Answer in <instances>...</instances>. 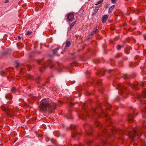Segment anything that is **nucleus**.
<instances>
[{"label": "nucleus", "mask_w": 146, "mask_h": 146, "mask_svg": "<svg viewBox=\"0 0 146 146\" xmlns=\"http://www.w3.org/2000/svg\"><path fill=\"white\" fill-rule=\"evenodd\" d=\"M101 107L99 106L96 108H94L91 109L89 111L87 110L84 109L85 115L80 113L78 114L79 117L83 120H87L88 117L97 118L98 117H101L104 116L108 117V115L103 111H101Z\"/></svg>", "instance_id": "nucleus-1"}, {"label": "nucleus", "mask_w": 146, "mask_h": 146, "mask_svg": "<svg viewBox=\"0 0 146 146\" xmlns=\"http://www.w3.org/2000/svg\"><path fill=\"white\" fill-rule=\"evenodd\" d=\"M39 108L40 110L43 112H52L56 109V105L54 103L50 104L46 99H43L42 100Z\"/></svg>", "instance_id": "nucleus-2"}, {"label": "nucleus", "mask_w": 146, "mask_h": 146, "mask_svg": "<svg viewBox=\"0 0 146 146\" xmlns=\"http://www.w3.org/2000/svg\"><path fill=\"white\" fill-rule=\"evenodd\" d=\"M141 129L139 130L137 127L135 129H131L128 132L129 137L133 139L137 136H139L140 134L141 135Z\"/></svg>", "instance_id": "nucleus-3"}, {"label": "nucleus", "mask_w": 146, "mask_h": 146, "mask_svg": "<svg viewBox=\"0 0 146 146\" xmlns=\"http://www.w3.org/2000/svg\"><path fill=\"white\" fill-rule=\"evenodd\" d=\"M1 109L5 111L8 116L10 117L14 116L15 115L14 110L9 108L7 106L2 105L1 106Z\"/></svg>", "instance_id": "nucleus-4"}, {"label": "nucleus", "mask_w": 146, "mask_h": 146, "mask_svg": "<svg viewBox=\"0 0 146 146\" xmlns=\"http://www.w3.org/2000/svg\"><path fill=\"white\" fill-rule=\"evenodd\" d=\"M1 109L5 111L8 116L10 117L14 116L15 115L14 110L9 108L7 106L2 105L1 106Z\"/></svg>", "instance_id": "nucleus-5"}, {"label": "nucleus", "mask_w": 146, "mask_h": 146, "mask_svg": "<svg viewBox=\"0 0 146 146\" xmlns=\"http://www.w3.org/2000/svg\"><path fill=\"white\" fill-rule=\"evenodd\" d=\"M43 60L42 59L40 60L38 62V64H42V66L44 67L48 66L50 68H51L53 67L54 64L50 60H48L45 63L43 62Z\"/></svg>", "instance_id": "nucleus-6"}, {"label": "nucleus", "mask_w": 146, "mask_h": 146, "mask_svg": "<svg viewBox=\"0 0 146 146\" xmlns=\"http://www.w3.org/2000/svg\"><path fill=\"white\" fill-rule=\"evenodd\" d=\"M99 26L98 25H97L94 28L93 30L91 33V34L89 35V36L90 37H92L94 34L98 32L99 31Z\"/></svg>", "instance_id": "nucleus-7"}, {"label": "nucleus", "mask_w": 146, "mask_h": 146, "mask_svg": "<svg viewBox=\"0 0 146 146\" xmlns=\"http://www.w3.org/2000/svg\"><path fill=\"white\" fill-rule=\"evenodd\" d=\"M142 85H141V84H139L140 86L143 87V83H142ZM129 85L131 86L132 88H134L136 90H137L139 89L138 86L139 84L137 82H135L133 84H131V83L129 84Z\"/></svg>", "instance_id": "nucleus-8"}, {"label": "nucleus", "mask_w": 146, "mask_h": 146, "mask_svg": "<svg viewBox=\"0 0 146 146\" xmlns=\"http://www.w3.org/2000/svg\"><path fill=\"white\" fill-rule=\"evenodd\" d=\"M117 85L118 87V89L121 91L120 92L123 93L125 91V88L124 86L120 83H117Z\"/></svg>", "instance_id": "nucleus-9"}, {"label": "nucleus", "mask_w": 146, "mask_h": 146, "mask_svg": "<svg viewBox=\"0 0 146 146\" xmlns=\"http://www.w3.org/2000/svg\"><path fill=\"white\" fill-rule=\"evenodd\" d=\"M133 118L134 115L133 113H131L128 115L127 119L129 122H131L133 121Z\"/></svg>", "instance_id": "nucleus-10"}, {"label": "nucleus", "mask_w": 146, "mask_h": 146, "mask_svg": "<svg viewBox=\"0 0 146 146\" xmlns=\"http://www.w3.org/2000/svg\"><path fill=\"white\" fill-rule=\"evenodd\" d=\"M146 97V90H145L142 93L141 95L138 96L137 99L140 102L143 99V98Z\"/></svg>", "instance_id": "nucleus-11"}, {"label": "nucleus", "mask_w": 146, "mask_h": 146, "mask_svg": "<svg viewBox=\"0 0 146 146\" xmlns=\"http://www.w3.org/2000/svg\"><path fill=\"white\" fill-rule=\"evenodd\" d=\"M74 19V15L72 13L68 14L67 17V19L70 21H72Z\"/></svg>", "instance_id": "nucleus-12"}, {"label": "nucleus", "mask_w": 146, "mask_h": 146, "mask_svg": "<svg viewBox=\"0 0 146 146\" xmlns=\"http://www.w3.org/2000/svg\"><path fill=\"white\" fill-rule=\"evenodd\" d=\"M80 133L77 132L75 130L74 131H73L72 132V136L73 137H76L78 135H80Z\"/></svg>", "instance_id": "nucleus-13"}, {"label": "nucleus", "mask_w": 146, "mask_h": 146, "mask_svg": "<svg viewBox=\"0 0 146 146\" xmlns=\"http://www.w3.org/2000/svg\"><path fill=\"white\" fill-rule=\"evenodd\" d=\"M72 115V111L71 110H69L68 111V113L67 116H66L67 119H71L72 118L71 116Z\"/></svg>", "instance_id": "nucleus-14"}, {"label": "nucleus", "mask_w": 146, "mask_h": 146, "mask_svg": "<svg viewBox=\"0 0 146 146\" xmlns=\"http://www.w3.org/2000/svg\"><path fill=\"white\" fill-rule=\"evenodd\" d=\"M99 10V8L97 7H95L94 9H93V12L92 13V15H95L98 12Z\"/></svg>", "instance_id": "nucleus-15"}, {"label": "nucleus", "mask_w": 146, "mask_h": 146, "mask_svg": "<svg viewBox=\"0 0 146 146\" xmlns=\"http://www.w3.org/2000/svg\"><path fill=\"white\" fill-rule=\"evenodd\" d=\"M108 16L107 15H105L103 16L102 18V22L104 23H105L106 20L108 19Z\"/></svg>", "instance_id": "nucleus-16"}, {"label": "nucleus", "mask_w": 146, "mask_h": 146, "mask_svg": "<svg viewBox=\"0 0 146 146\" xmlns=\"http://www.w3.org/2000/svg\"><path fill=\"white\" fill-rule=\"evenodd\" d=\"M95 124L96 127H101L102 126V125L98 121H96Z\"/></svg>", "instance_id": "nucleus-17"}, {"label": "nucleus", "mask_w": 146, "mask_h": 146, "mask_svg": "<svg viewBox=\"0 0 146 146\" xmlns=\"http://www.w3.org/2000/svg\"><path fill=\"white\" fill-rule=\"evenodd\" d=\"M115 7V5H113L110 7L109 9L108 12L109 13H111L112 12L113 10L114 9Z\"/></svg>", "instance_id": "nucleus-18"}, {"label": "nucleus", "mask_w": 146, "mask_h": 146, "mask_svg": "<svg viewBox=\"0 0 146 146\" xmlns=\"http://www.w3.org/2000/svg\"><path fill=\"white\" fill-rule=\"evenodd\" d=\"M121 77L124 79H128L129 78V76L126 74H123L121 75Z\"/></svg>", "instance_id": "nucleus-19"}, {"label": "nucleus", "mask_w": 146, "mask_h": 146, "mask_svg": "<svg viewBox=\"0 0 146 146\" xmlns=\"http://www.w3.org/2000/svg\"><path fill=\"white\" fill-rule=\"evenodd\" d=\"M70 128L72 130L75 129L76 128V126L72 124L70 125Z\"/></svg>", "instance_id": "nucleus-20"}, {"label": "nucleus", "mask_w": 146, "mask_h": 146, "mask_svg": "<svg viewBox=\"0 0 146 146\" xmlns=\"http://www.w3.org/2000/svg\"><path fill=\"white\" fill-rule=\"evenodd\" d=\"M71 42L70 41H66V42L65 47H68L70 45Z\"/></svg>", "instance_id": "nucleus-21"}, {"label": "nucleus", "mask_w": 146, "mask_h": 146, "mask_svg": "<svg viewBox=\"0 0 146 146\" xmlns=\"http://www.w3.org/2000/svg\"><path fill=\"white\" fill-rule=\"evenodd\" d=\"M59 49V48H56L52 50L53 53L54 54H56L57 51Z\"/></svg>", "instance_id": "nucleus-22"}, {"label": "nucleus", "mask_w": 146, "mask_h": 146, "mask_svg": "<svg viewBox=\"0 0 146 146\" xmlns=\"http://www.w3.org/2000/svg\"><path fill=\"white\" fill-rule=\"evenodd\" d=\"M76 21H75L72 22L70 26V29H71L74 26V25L76 24Z\"/></svg>", "instance_id": "nucleus-23"}, {"label": "nucleus", "mask_w": 146, "mask_h": 146, "mask_svg": "<svg viewBox=\"0 0 146 146\" xmlns=\"http://www.w3.org/2000/svg\"><path fill=\"white\" fill-rule=\"evenodd\" d=\"M103 2V0L100 1H98L97 2V3L96 4H95V5H96V6H97L98 4H101V3H102Z\"/></svg>", "instance_id": "nucleus-24"}, {"label": "nucleus", "mask_w": 146, "mask_h": 146, "mask_svg": "<svg viewBox=\"0 0 146 146\" xmlns=\"http://www.w3.org/2000/svg\"><path fill=\"white\" fill-rule=\"evenodd\" d=\"M26 67L28 68V69H29L28 71H30L31 68V66L29 65H27Z\"/></svg>", "instance_id": "nucleus-25"}, {"label": "nucleus", "mask_w": 146, "mask_h": 146, "mask_svg": "<svg viewBox=\"0 0 146 146\" xmlns=\"http://www.w3.org/2000/svg\"><path fill=\"white\" fill-rule=\"evenodd\" d=\"M5 72L3 71H1L0 72L1 75L2 76H4L5 75Z\"/></svg>", "instance_id": "nucleus-26"}, {"label": "nucleus", "mask_w": 146, "mask_h": 146, "mask_svg": "<svg viewBox=\"0 0 146 146\" xmlns=\"http://www.w3.org/2000/svg\"><path fill=\"white\" fill-rule=\"evenodd\" d=\"M145 111L144 112L145 115H143V117L144 118H146V107H145Z\"/></svg>", "instance_id": "nucleus-27"}, {"label": "nucleus", "mask_w": 146, "mask_h": 146, "mask_svg": "<svg viewBox=\"0 0 146 146\" xmlns=\"http://www.w3.org/2000/svg\"><path fill=\"white\" fill-rule=\"evenodd\" d=\"M105 70L104 69H102L99 71V72L100 73H102L103 71L105 72Z\"/></svg>", "instance_id": "nucleus-28"}, {"label": "nucleus", "mask_w": 146, "mask_h": 146, "mask_svg": "<svg viewBox=\"0 0 146 146\" xmlns=\"http://www.w3.org/2000/svg\"><path fill=\"white\" fill-rule=\"evenodd\" d=\"M121 46L120 45H118L117 47V48L118 50H119L121 49Z\"/></svg>", "instance_id": "nucleus-29"}, {"label": "nucleus", "mask_w": 146, "mask_h": 146, "mask_svg": "<svg viewBox=\"0 0 146 146\" xmlns=\"http://www.w3.org/2000/svg\"><path fill=\"white\" fill-rule=\"evenodd\" d=\"M32 33V32H31L28 31L27 33V35H31V34Z\"/></svg>", "instance_id": "nucleus-30"}, {"label": "nucleus", "mask_w": 146, "mask_h": 146, "mask_svg": "<svg viewBox=\"0 0 146 146\" xmlns=\"http://www.w3.org/2000/svg\"><path fill=\"white\" fill-rule=\"evenodd\" d=\"M15 87H13L12 89H11V91L12 92H14L15 91Z\"/></svg>", "instance_id": "nucleus-31"}, {"label": "nucleus", "mask_w": 146, "mask_h": 146, "mask_svg": "<svg viewBox=\"0 0 146 146\" xmlns=\"http://www.w3.org/2000/svg\"><path fill=\"white\" fill-rule=\"evenodd\" d=\"M117 1V0H111V2L112 3H116V1Z\"/></svg>", "instance_id": "nucleus-32"}, {"label": "nucleus", "mask_w": 146, "mask_h": 146, "mask_svg": "<svg viewBox=\"0 0 146 146\" xmlns=\"http://www.w3.org/2000/svg\"><path fill=\"white\" fill-rule=\"evenodd\" d=\"M102 80H99V81L97 83L98 84H101V83H102Z\"/></svg>", "instance_id": "nucleus-33"}, {"label": "nucleus", "mask_w": 146, "mask_h": 146, "mask_svg": "<svg viewBox=\"0 0 146 146\" xmlns=\"http://www.w3.org/2000/svg\"><path fill=\"white\" fill-rule=\"evenodd\" d=\"M86 125L87 126H88V127H90V128H91V126H90V125H87L86 124H85L84 125V128H85V126H86Z\"/></svg>", "instance_id": "nucleus-34"}, {"label": "nucleus", "mask_w": 146, "mask_h": 146, "mask_svg": "<svg viewBox=\"0 0 146 146\" xmlns=\"http://www.w3.org/2000/svg\"><path fill=\"white\" fill-rule=\"evenodd\" d=\"M86 103H84V104H83V105H82V107H83V109H85V108L84 107L86 106Z\"/></svg>", "instance_id": "nucleus-35"}, {"label": "nucleus", "mask_w": 146, "mask_h": 146, "mask_svg": "<svg viewBox=\"0 0 146 146\" xmlns=\"http://www.w3.org/2000/svg\"><path fill=\"white\" fill-rule=\"evenodd\" d=\"M29 79H33V76H31L30 75H29Z\"/></svg>", "instance_id": "nucleus-36"}, {"label": "nucleus", "mask_w": 146, "mask_h": 146, "mask_svg": "<svg viewBox=\"0 0 146 146\" xmlns=\"http://www.w3.org/2000/svg\"><path fill=\"white\" fill-rule=\"evenodd\" d=\"M86 133L89 135H91L92 134L91 132H88L87 131H86Z\"/></svg>", "instance_id": "nucleus-37"}, {"label": "nucleus", "mask_w": 146, "mask_h": 146, "mask_svg": "<svg viewBox=\"0 0 146 146\" xmlns=\"http://www.w3.org/2000/svg\"><path fill=\"white\" fill-rule=\"evenodd\" d=\"M9 0H6L4 2L5 3H8L9 2Z\"/></svg>", "instance_id": "nucleus-38"}, {"label": "nucleus", "mask_w": 146, "mask_h": 146, "mask_svg": "<svg viewBox=\"0 0 146 146\" xmlns=\"http://www.w3.org/2000/svg\"><path fill=\"white\" fill-rule=\"evenodd\" d=\"M109 6V5L108 4L107 5H106V7L105 8L107 9V8Z\"/></svg>", "instance_id": "nucleus-39"}, {"label": "nucleus", "mask_w": 146, "mask_h": 146, "mask_svg": "<svg viewBox=\"0 0 146 146\" xmlns=\"http://www.w3.org/2000/svg\"><path fill=\"white\" fill-rule=\"evenodd\" d=\"M120 55L119 54H117L116 56V57H117V58H118V57H119V56H120Z\"/></svg>", "instance_id": "nucleus-40"}, {"label": "nucleus", "mask_w": 146, "mask_h": 146, "mask_svg": "<svg viewBox=\"0 0 146 146\" xmlns=\"http://www.w3.org/2000/svg\"><path fill=\"white\" fill-rule=\"evenodd\" d=\"M74 106L73 104H72V103H71L70 104V106L71 107H72L73 106Z\"/></svg>", "instance_id": "nucleus-41"}, {"label": "nucleus", "mask_w": 146, "mask_h": 146, "mask_svg": "<svg viewBox=\"0 0 146 146\" xmlns=\"http://www.w3.org/2000/svg\"><path fill=\"white\" fill-rule=\"evenodd\" d=\"M46 82L47 83H48L49 82V81L47 80L46 81Z\"/></svg>", "instance_id": "nucleus-42"}, {"label": "nucleus", "mask_w": 146, "mask_h": 146, "mask_svg": "<svg viewBox=\"0 0 146 146\" xmlns=\"http://www.w3.org/2000/svg\"><path fill=\"white\" fill-rule=\"evenodd\" d=\"M18 38L19 39H20L21 38V37L20 36H18Z\"/></svg>", "instance_id": "nucleus-43"}, {"label": "nucleus", "mask_w": 146, "mask_h": 146, "mask_svg": "<svg viewBox=\"0 0 146 146\" xmlns=\"http://www.w3.org/2000/svg\"><path fill=\"white\" fill-rule=\"evenodd\" d=\"M144 135L146 137V131L145 132Z\"/></svg>", "instance_id": "nucleus-44"}, {"label": "nucleus", "mask_w": 146, "mask_h": 146, "mask_svg": "<svg viewBox=\"0 0 146 146\" xmlns=\"http://www.w3.org/2000/svg\"><path fill=\"white\" fill-rule=\"evenodd\" d=\"M40 71L41 72H42V70L41 68L40 69Z\"/></svg>", "instance_id": "nucleus-45"}, {"label": "nucleus", "mask_w": 146, "mask_h": 146, "mask_svg": "<svg viewBox=\"0 0 146 146\" xmlns=\"http://www.w3.org/2000/svg\"><path fill=\"white\" fill-rule=\"evenodd\" d=\"M37 79L38 80H40V77H38L37 78Z\"/></svg>", "instance_id": "nucleus-46"}, {"label": "nucleus", "mask_w": 146, "mask_h": 146, "mask_svg": "<svg viewBox=\"0 0 146 146\" xmlns=\"http://www.w3.org/2000/svg\"><path fill=\"white\" fill-rule=\"evenodd\" d=\"M110 42L111 43H113V41L112 40H110Z\"/></svg>", "instance_id": "nucleus-47"}, {"label": "nucleus", "mask_w": 146, "mask_h": 146, "mask_svg": "<svg viewBox=\"0 0 146 146\" xmlns=\"http://www.w3.org/2000/svg\"><path fill=\"white\" fill-rule=\"evenodd\" d=\"M105 131L106 132H107L108 131V130L107 129H106V131Z\"/></svg>", "instance_id": "nucleus-48"}, {"label": "nucleus", "mask_w": 146, "mask_h": 146, "mask_svg": "<svg viewBox=\"0 0 146 146\" xmlns=\"http://www.w3.org/2000/svg\"><path fill=\"white\" fill-rule=\"evenodd\" d=\"M143 125H144H144H145V123H143Z\"/></svg>", "instance_id": "nucleus-49"}, {"label": "nucleus", "mask_w": 146, "mask_h": 146, "mask_svg": "<svg viewBox=\"0 0 146 146\" xmlns=\"http://www.w3.org/2000/svg\"><path fill=\"white\" fill-rule=\"evenodd\" d=\"M110 136H112V135L111 134L110 135Z\"/></svg>", "instance_id": "nucleus-50"}, {"label": "nucleus", "mask_w": 146, "mask_h": 146, "mask_svg": "<svg viewBox=\"0 0 146 146\" xmlns=\"http://www.w3.org/2000/svg\"><path fill=\"white\" fill-rule=\"evenodd\" d=\"M130 66H131V64H130Z\"/></svg>", "instance_id": "nucleus-51"}]
</instances>
